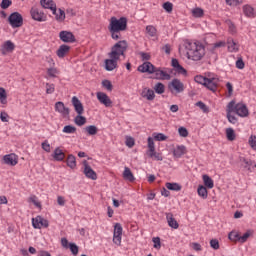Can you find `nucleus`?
I'll use <instances>...</instances> for the list:
<instances>
[{
    "mask_svg": "<svg viewBox=\"0 0 256 256\" xmlns=\"http://www.w3.org/2000/svg\"><path fill=\"white\" fill-rule=\"evenodd\" d=\"M128 47L129 44H127V40H120L111 47V51L108 53L110 59L105 60L106 71H113L114 69H117V61L121 57H125Z\"/></svg>",
    "mask_w": 256,
    "mask_h": 256,
    "instance_id": "nucleus-1",
    "label": "nucleus"
},
{
    "mask_svg": "<svg viewBox=\"0 0 256 256\" xmlns=\"http://www.w3.org/2000/svg\"><path fill=\"white\" fill-rule=\"evenodd\" d=\"M127 17H120L119 19L115 16H112L109 20L108 31L110 33V37L114 41H119V39H123V31H127Z\"/></svg>",
    "mask_w": 256,
    "mask_h": 256,
    "instance_id": "nucleus-2",
    "label": "nucleus"
},
{
    "mask_svg": "<svg viewBox=\"0 0 256 256\" xmlns=\"http://www.w3.org/2000/svg\"><path fill=\"white\" fill-rule=\"evenodd\" d=\"M187 57L192 61H201L205 57V46L199 42H186Z\"/></svg>",
    "mask_w": 256,
    "mask_h": 256,
    "instance_id": "nucleus-3",
    "label": "nucleus"
},
{
    "mask_svg": "<svg viewBox=\"0 0 256 256\" xmlns=\"http://www.w3.org/2000/svg\"><path fill=\"white\" fill-rule=\"evenodd\" d=\"M72 105L74 107V111L77 113V116L74 118V123L78 127H83L85 123H87V118L83 116L85 113V108L83 107V103L77 96L72 97Z\"/></svg>",
    "mask_w": 256,
    "mask_h": 256,
    "instance_id": "nucleus-4",
    "label": "nucleus"
},
{
    "mask_svg": "<svg viewBox=\"0 0 256 256\" xmlns=\"http://www.w3.org/2000/svg\"><path fill=\"white\" fill-rule=\"evenodd\" d=\"M229 103H232V109L238 117H249V108L245 103H236L235 100H231Z\"/></svg>",
    "mask_w": 256,
    "mask_h": 256,
    "instance_id": "nucleus-5",
    "label": "nucleus"
},
{
    "mask_svg": "<svg viewBox=\"0 0 256 256\" xmlns=\"http://www.w3.org/2000/svg\"><path fill=\"white\" fill-rule=\"evenodd\" d=\"M8 23L13 27V29L23 27V16L19 12H13L8 17Z\"/></svg>",
    "mask_w": 256,
    "mask_h": 256,
    "instance_id": "nucleus-6",
    "label": "nucleus"
},
{
    "mask_svg": "<svg viewBox=\"0 0 256 256\" xmlns=\"http://www.w3.org/2000/svg\"><path fill=\"white\" fill-rule=\"evenodd\" d=\"M30 15L34 21H38V23H43L47 21V14L41 11V9L37 8V6H33L30 9Z\"/></svg>",
    "mask_w": 256,
    "mask_h": 256,
    "instance_id": "nucleus-7",
    "label": "nucleus"
},
{
    "mask_svg": "<svg viewBox=\"0 0 256 256\" xmlns=\"http://www.w3.org/2000/svg\"><path fill=\"white\" fill-rule=\"evenodd\" d=\"M123 237V226L121 223H116L114 225V233H113V243L115 245L121 246V239Z\"/></svg>",
    "mask_w": 256,
    "mask_h": 256,
    "instance_id": "nucleus-8",
    "label": "nucleus"
},
{
    "mask_svg": "<svg viewBox=\"0 0 256 256\" xmlns=\"http://www.w3.org/2000/svg\"><path fill=\"white\" fill-rule=\"evenodd\" d=\"M60 41L63 43H75L77 38H75V34L71 31L63 30L59 33Z\"/></svg>",
    "mask_w": 256,
    "mask_h": 256,
    "instance_id": "nucleus-9",
    "label": "nucleus"
},
{
    "mask_svg": "<svg viewBox=\"0 0 256 256\" xmlns=\"http://www.w3.org/2000/svg\"><path fill=\"white\" fill-rule=\"evenodd\" d=\"M83 165L85 177H87V179H92V181H97V172L89 166V162H87V160H84Z\"/></svg>",
    "mask_w": 256,
    "mask_h": 256,
    "instance_id": "nucleus-10",
    "label": "nucleus"
},
{
    "mask_svg": "<svg viewBox=\"0 0 256 256\" xmlns=\"http://www.w3.org/2000/svg\"><path fill=\"white\" fill-rule=\"evenodd\" d=\"M137 71L140 73H148L149 75H153V72L155 71V65L149 61H146L142 65L138 66Z\"/></svg>",
    "mask_w": 256,
    "mask_h": 256,
    "instance_id": "nucleus-11",
    "label": "nucleus"
},
{
    "mask_svg": "<svg viewBox=\"0 0 256 256\" xmlns=\"http://www.w3.org/2000/svg\"><path fill=\"white\" fill-rule=\"evenodd\" d=\"M153 73L155 74L154 79H157L159 81H163V80L169 81V79H171V75L161 70V68L155 67Z\"/></svg>",
    "mask_w": 256,
    "mask_h": 256,
    "instance_id": "nucleus-12",
    "label": "nucleus"
},
{
    "mask_svg": "<svg viewBox=\"0 0 256 256\" xmlns=\"http://www.w3.org/2000/svg\"><path fill=\"white\" fill-rule=\"evenodd\" d=\"M96 97L102 105H105V107H111L113 105L111 98L104 92H97Z\"/></svg>",
    "mask_w": 256,
    "mask_h": 256,
    "instance_id": "nucleus-13",
    "label": "nucleus"
},
{
    "mask_svg": "<svg viewBox=\"0 0 256 256\" xmlns=\"http://www.w3.org/2000/svg\"><path fill=\"white\" fill-rule=\"evenodd\" d=\"M3 159H4V163L6 165H10L11 167H15V165L19 163V157L15 153L5 155Z\"/></svg>",
    "mask_w": 256,
    "mask_h": 256,
    "instance_id": "nucleus-14",
    "label": "nucleus"
},
{
    "mask_svg": "<svg viewBox=\"0 0 256 256\" xmlns=\"http://www.w3.org/2000/svg\"><path fill=\"white\" fill-rule=\"evenodd\" d=\"M55 111L62 114L63 117H69V113H71L69 108L65 107V103H63L62 101H58L55 103Z\"/></svg>",
    "mask_w": 256,
    "mask_h": 256,
    "instance_id": "nucleus-15",
    "label": "nucleus"
},
{
    "mask_svg": "<svg viewBox=\"0 0 256 256\" xmlns=\"http://www.w3.org/2000/svg\"><path fill=\"white\" fill-rule=\"evenodd\" d=\"M2 55H7V53H13L15 51V44L11 40L4 42L0 49Z\"/></svg>",
    "mask_w": 256,
    "mask_h": 256,
    "instance_id": "nucleus-16",
    "label": "nucleus"
},
{
    "mask_svg": "<svg viewBox=\"0 0 256 256\" xmlns=\"http://www.w3.org/2000/svg\"><path fill=\"white\" fill-rule=\"evenodd\" d=\"M218 85H219V80L217 78H207L206 83L204 84V87H207L209 91H212V93H215V91H217Z\"/></svg>",
    "mask_w": 256,
    "mask_h": 256,
    "instance_id": "nucleus-17",
    "label": "nucleus"
},
{
    "mask_svg": "<svg viewBox=\"0 0 256 256\" xmlns=\"http://www.w3.org/2000/svg\"><path fill=\"white\" fill-rule=\"evenodd\" d=\"M171 66L178 73V75H187V70L184 69L181 64H179V60L176 58H172Z\"/></svg>",
    "mask_w": 256,
    "mask_h": 256,
    "instance_id": "nucleus-18",
    "label": "nucleus"
},
{
    "mask_svg": "<svg viewBox=\"0 0 256 256\" xmlns=\"http://www.w3.org/2000/svg\"><path fill=\"white\" fill-rule=\"evenodd\" d=\"M231 113H235L233 110V103H228L226 107V117L229 123H232L233 125H235V123H237V117H235L234 115H231Z\"/></svg>",
    "mask_w": 256,
    "mask_h": 256,
    "instance_id": "nucleus-19",
    "label": "nucleus"
},
{
    "mask_svg": "<svg viewBox=\"0 0 256 256\" xmlns=\"http://www.w3.org/2000/svg\"><path fill=\"white\" fill-rule=\"evenodd\" d=\"M243 13L245 17H248L249 19H255L256 17V12L255 8H253L251 5L246 4L242 7Z\"/></svg>",
    "mask_w": 256,
    "mask_h": 256,
    "instance_id": "nucleus-20",
    "label": "nucleus"
},
{
    "mask_svg": "<svg viewBox=\"0 0 256 256\" xmlns=\"http://www.w3.org/2000/svg\"><path fill=\"white\" fill-rule=\"evenodd\" d=\"M182 155H187V147H185L184 145L176 146V148H174L173 150V156L176 159H181Z\"/></svg>",
    "mask_w": 256,
    "mask_h": 256,
    "instance_id": "nucleus-21",
    "label": "nucleus"
},
{
    "mask_svg": "<svg viewBox=\"0 0 256 256\" xmlns=\"http://www.w3.org/2000/svg\"><path fill=\"white\" fill-rule=\"evenodd\" d=\"M171 87L176 91V93H183L185 91V86L181 80L174 78L171 82Z\"/></svg>",
    "mask_w": 256,
    "mask_h": 256,
    "instance_id": "nucleus-22",
    "label": "nucleus"
},
{
    "mask_svg": "<svg viewBox=\"0 0 256 256\" xmlns=\"http://www.w3.org/2000/svg\"><path fill=\"white\" fill-rule=\"evenodd\" d=\"M166 219L169 227H171L172 229H179V222H177V220L173 216V213H166Z\"/></svg>",
    "mask_w": 256,
    "mask_h": 256,
    "instance_id": "nucleus-23",
    "label": "nucleus"
},
{
    "mask_svg": "<svg viewBox=\"0 0 256 256\" xmlns=\"http://www.w3.org/2000/svg\"><path fill=\"white\" fill-rule=\"evenodd\" d=\"M69 51H71V46L67 45V44H62L59 49L56 51V55L57 57H59V59H63V57H65V55H67V53H69Z\"/></svg>",
    "mask_w": 256,
    "mask_h": 256,
    "instance_id": "nucleus-24",
    "label": "nucleus"
},
{
    "mask_svg": "<svg viewBox=\"0 0 256 256\" xmlns=\"http://www.w3.org/2000/svg\"><path fill=\"white\" fill-rule=\"evenodd\" d=\"M141 97H143V99H147V101H153V99H155V91L150 88H144L142 90Z\"/></svg>",
    "mask_w": 256,
    "mask_h": 256,
    "instance_id": "nucleus-25",
    "label": "nucleus"
},
{
    "mask_svg": "<svg viewBox=\"0 0 256 256\" xmlns=\"http://www.w3.org/2000/svg\"><path fill=\"white\" fill-rule=\"evenodd\" d=\"M123 179L125 181H129L130 183H133V181H135V176L133 175V172H131V169L129 167L124 168Z\"/></svg>",
    "mask_w": 256,
    "mask_h": 256,
    "instance_id": "nucleus-26",
    "label": "nucleus"
},
{
    "mask_svg": "<svg viewBox=\"0 0 256 256\" xmlns=\"http://www.w3.org/2000/svg\"><path fill=\"white\" fill-rule=\"evenodd\" d=\"M54 161H63L65 159V153L60 148H56L52 154Z\"/></svg>",
    "mask_w": 256,
    "mask_h": 256,
    "instance_id": "nucleus-27",
    "label": "nucleus"
},
{
    "mask_svg": "<svg viewBox=\"0 0 256 256\" xmlns=\"http://www.w3.org/2000/svg\"><path fill=\"white\" fill-rule=\"evenodd\" d=\"M66 164L70 169H75V167H77V158L73 154H69L66 159Z\"/></svg>",
    "mask_w": 256,
    "mask_h": 256,
    "instance_id": "nucleus-28",
    "label": "nucleus"
},
{
    "mask_svg": "<svg viewBox=\"0 0 256 256\" xmlns=\"http://www.w3.org/2000/svg\"><path fill=\"white\" fill-rule=\"evenodd\" d=\"M146 154L150 157V159H154V161H163V154L153 150L151 151H146Z\"/></svg>",
    "mask_w": 256,
    "mask_h": 256,
    "instance_id": "nucleus-29",
    "label": "nucleus"
},
{
    "mask_svg": "<svg viewBox=\"0 0 256 256\" xmlns=\"http://www.w3.org/2000/svg\"><path fill=\"white\" fill-rule=\"evenodd\" d=\"M165 187L169 191H181V189H182V186L179 183H176V182H167L165 184Z\"/></svg>",
    "mask_w": 256,
    "mask_h": 256,
    "instance_id": "nucleus-30",
    "label": "nucleus"
},
{
    "mask_svg": "<svg viewBox=\"0 0 256 256\" xmlns=\"http://www.w3.org/2000/svg\"><path fill=\"white\" fill-rule=\"evenodd\" d=\"M239 161H241L242 163H245L244 169H247L248 171H251V167H253V165H254V167H256V164L254 161L248 160L245 157H240Z\"/></svg>",
    "mask_w": 256,
    "mask_h": 256,
    "instance_id": "nucleus-31",
    "label": "nucleus"
},
{
    "mask_svg": "<svg viewBox=\"0 0 256 256\" xmlns=\"http://www.w3.org/2000/svg\"><path fill=\"white\" fill-rule=\"evenodd\" d=\"M197 193L199 197H201L202 199H207V197H209V192L207 191V187L203 185L198 186Z\"/></svg>",
    "mask_w": 256,
    "mask_h": 256,
    "instance_id": "nucleus-32",
    "label": "nucleus"
},
{
    "mask_svg": "<svg viewBox=\"0 0 256 256\" xmlns=\"http://www.w3.org/2000/svg\"><path fill=\"white\" fill-rule=\"evenodd\" d=\"M203 181H204V185H205V187H207V189H213V187H215V184L213 183V179H211V177H209V175H207V174L203 175Z\"/></svg>",
    "mask_w": 256,
    "mask_h": 256,
    "instance_id": "nucleus-33",
    "label": "nucleus"
},
{
    "mask_svg": "<svg viewBox=\"0 0 256 256\" xmlns=\"http://www.w3.org/2000/svg\"><path fill=\"white\" fill-rule=\"evenodd\" d=\"M84 130L86 131L87 135L91 136L97 135V133H99V128H97L95 125L86 126Z\"/></svg>",
    "mask_w": 256,
    "mask_h": 256,
    "instance_id": "nucleus-34",
    "label": "nucleus"
},
{
    "mask_svg": "<svg viewBox=\"0 0 256 256\" xmlns=\"http://www.w3.org/2000/svg\"><path fill=\"white\" fill-rule=\"evenodd\" d=\"M228 51L235 53L239 51V44L235 43V40H228Z\"/></svg>",
    "mask_w": 256,
    "mask_h": 256,
    "instance_id": "nucleus-35",
    "label": "nucleus"
},
{
    "mask_svg": "<svg viewBox=\"0 0 256 256\" xmlns=\"http://www.w3.org/2000/svg\"><path fill=\"white\" fill-rule=\"evenodd\" d=\"M226 139L228 141H235V139H237V135L235 134V130L233 128L226 129Z\"/></svg>",
    "mask_w": 256,
    "mask_h": 256,
    "instance_id": "nucleus-36",
    "label": "nucleus"
},
{
    "mask_svg": "<svg viewBox=\"0 0 256 256\" xmlns=\"http://www.w3.org/2000/svg\"><path fill=\"white\" fill-rule=\"evenodd\" d=\"M225 23L228 25L229 33H231V35H235V33H237V26H235V23H233L231 19L226 20Z\"/></svg>",
    "mask_w": 256,
    "mask_h": 256,
    "instance_id": "nucleus-37",
    "label": "nucleus"
},
{
    "mask_svg": "<svg viewBox=\"0 0 256 256\" xmlns=\"http://www.w3.org/2000/svg\"><path fill=\"white\" fill-rule=\"evenodd\" d=\"M40 5L43 9H51L55 5V2L53 0H40Z\"/></svg>",
    "mask_w": 256,
    "mask_h": 256,
    "instance_id": "nucleus-38",
    "label": "nucleus"
},
{
    "mask_svg": "<svg viewBox=\"0 0 256 256\" xmlns=\"http://www.w3.org/2000/svg\"><path fill=\"white\" fill-rule=\"evenodd\" d=\"M0 103L7 105V91L3 87H0Z\"/></svg>",
    "mask_w": 256,
    "mask_h": 256,
    "instance_id": "nucleus-39",
    "label": "nucleus"
},
{
    "mask_svg": "<svg viewBox=\"0 0 256 256\" xmlns=\"http://www.w3.org/2000/svg\"><path fill=\"white\" fill-rule=\"evenodd\" d=\"M146 33L149 35V37H157V28L153 25L146 26Z\"/></svg>",
    "mask_w": 256,
    "mask_h": 256,
    "instance_id": "nucleus-40",
    "label": "nucleus"
},
{
    "mask_svg": "<svg viewBox=\"0 0 256 256\" xmlns=\"http://www.w3.org/2000/svg\"><path fill=\"white\" fill-rule=\"evenodd\" d=\"M154 91L158 95H163V93H165V85L161 82H158L154 87Z\"/></svg>",
    "mask_w": 256,
    "mask_h": 256,
    "instance_id": "nucleus-41",
    "label": "nucleus"
},
{
    "mask_svg": "<svg viewBox=\"0 0 256 256\" xmlns=\"http://www.w3.org/2000/svg\"><path fill=\"white\" fill-rule=\"evenodd\" d=\"M240 234L239 232H235V231H232L228 234V239H230V241H234V243H237V241L240 242Z\"/></svg>",
    "mask_w": 256,
    "mask_h": 256,
    "instance_id": "nucleus-42",
    "label": "nucleus"
},
{
    "mask_svg": "<svg viewBox=\"0 0 256 256\" xmlns=\"http://www.w3.org/2000/svg\"><path fill=\"white\" fill-rule=\"evenodd\" d=\"M192 15L193 17L201 18L205 15V11L203 10V8H194L192 10Z\"/></svg>",
    "mask_w": 256,
    "mask_h": 256,
    "instance_id": "nucleus-43",
    "label": "nucleus"
},
{
    "mask_svg": "<svg viewBox=\"0 0 256 256\" xmlns=\"http://www.w3.org/2000/svg\"><path fill=\"white\" fill-rule=\"evenodd\" d=\"M207 77H203L201 75H197L194 77V81L198 83L199 85H204L207 83Z\"/></svg>",
    "mask_w": 256,
    "mask_h": 256,
    "instance_id": "nucleus-44",
    "label": "nucleus"
},
{
    "mask_svg": "<svg viewBox=\"0 0 256 256\" xmlns=\"http://www.w3.org/2000/svg\"><path fill=\"white\" fill-rule=\"evenodd\" d=\"M63 133H77V128L73 125H66L63 128Z\"/></svg>",
    "mask_w": 256,
    "mask_h": 256,
    "instance_id": "nucleus-45",
    "label": "nucleus"
},
{
    "mask_svg": "<svg viewBox=\"0 0 256 256\" xmlns=\"http://www.w3.org/2000/svg\"><path fill=\"white\" fill-rule=\"evenodd\" d=\"M59 14H56V21H59V23H63L65 21V11L61 8L58 9Z\"/></svg>",
    "mask_w": 256,
    "mask_h": 256,
    "instance_id": "nucleus-46",
    "label": "nucleus"
},
{
    "mask_svg": "<svg viewBox=\"0 0 256 256\" xmlns=\"http://www.w3.org/2000/svg\"><path fill=\"white\" fill-rule=\"evenodd\" d=\"M40 221H41V216L32 218V227H34V229H41Z\"/></svg>",
    "mask_w": 256,
    "mask_h": 256,
    "instance_id": "nucleus-47",
    "label": "nucleus"
},
{
    "mask_svg": "<svg viewBox=\"0 0 256 256\" xmlns=\"http://www.w3.org/2000/svg\"><path fill=\"white\" fill-rule=\"evenodd\" d=\"M47 75L48 77H57V75H59V70H57V68H48L47 69Z\"/></svg>",
    "mask_w": 256,
    "mask_h": 256,
    "instance_id": "nucleus-48",
    "label": "nucleus"
},
{
    "mask_svg": "<svg viewBox=\"0 0 256 256\" xmlns=\"http://www.w3.org/2000/svg\"><path fill=\"white\" fill-rule=\"evenodd\" d=\"M69 249L72 253V255H78L79 254V246L75 243H70L69 244Z\"/></svg>",
    "mask_w": 256,
    "mask_h": 256,
    "instance_id": "nucleus-49",
    "label": "nucleus"
},
{
    "mask_svg": "<svg viewBox=\"0 0 256 256\" xmlns=\"http://www.w3.org/2000/svg\"><path fill=\"white\" fill-rule=\"evenodd\" d=\"M196 107H199L204 113H209V107L203 101H198Z\"/></svg>",
    "mask_w": 256,
    "mask_h": 256,
    "instance_id": "nucleus-50",
    "label": "nucleus"
},
{
    "mask_svg": "<svg viewBox=\"0 0 256 256\" xmlns=\"http://www.w3.org/2000/svg\"><path fill=\"white\" fill-rule=\"evenodd\" d=\"M248 143H249L251 149L256 151V136L255 135H251L249 137Z\"/></svg>",
    "mask_w": 256,
    "mask_h": 256,
    "instance_id": "nucleus-51",
    "label": "nucleus"
},
{
    "mask_svg": "<svg viewBox=\"0 0 256 256\" xmlns=\"http://www.w3.org/2000/svg\"><path fill=\"white\" fill-rule=\"evenodd\" d=\"M29 201L30 203H33L35 207H38V209H41V202L37 201V196L31 195L29 197Z\"/></svg>",
    "mask_w": 256,
    "mask_h": 256,
    "instance_id": "nucleus-52",
    "label": "nucleus"
},
{
    "mask_svg": "<svg viewBox=\"0 0 256 256\" xmlns=\"http://www.w3.org/2000/svg\"><path fill=\"white\" fill-rule=\"evenodd\" d=\"M102 86L107 89V91H113V84L109 80H103Z\"/></svg>",
    "mask_w": 256,
    "mask_h": 256,
    "instance_id": "nucleus-53",
    "label": "nucleus"
},
{
    "mask_svg": "<svg viewBox=\"0 0 256 256\" xmlns=\"http://www.w3.org/2000/svg\"><path fill=\"white\" fill-rule=\"evenodd\" d=\"M11 5H13V1L11 0H2L0 7L1 9H9V7H11Z\"/></svg>",
    "mask_w": 256,
    "mask_h": 256,
    "instance_id": "nucleus-54",
    "label": "nucleus"
},
{
    "mask_svg": "<svg viewBox=\"0 0 256 256\" xmlns=\"http://www.w3.org/2000/svg\"><path fill=\"white\" fill-rule=\"evenodd\" d=\"M46 93L47 95L55 93V84L46 83Z\"/></svg>",
    "mask_w": 256,
    "mask_h": 256,
    "instance_id": "nucleus-55",
    "label": "nucleus"
},
{
    "mask_svg": "<svg viewBox=\"0 0 256 256\" xmlns=\"http://www.w3.org/2000/svg\"><path fill=\"white\" fill-rule=\"evenodd\" d=\"M163 9L166 10V13H172L173 12V3L171 2H165L163 4Z\"/></svg>",
    "mask_w": 256,
    "mask_h": 256,
    "instance_id": "nucleus-56",
    "label": "nucleus"
},
{
    "mask_svg": "<svg viewBox=\"0 0 256 256\" xmlns=\"http://www.w3.org/2000/svg\"><path fill=\"white\" fill-rule=\"evenodd\" d=\"M249 237H251V230H248L246 233L240 236V243H247V239H249Z\"/></svg>",
    "mask_w": 256,
    "mask_h": 256,
    "instance_id": "nucleus-57",
    "label": "nucleus"
},
{
    "mask_svg": "<svg viewBox=\"0 0 256 256\" xmlns=\"http://www.w3.org/2000/svg\"><path fill=\"white\" fill-rule=\"evenodd\" d=\"M155 150V141L153 140L152 137H148V150L153 152Z\"/></svg>",
    "mask_w": 256,
    "mask_h": 256,
    "instance_id": "nucleus-58",
    "label": "nucleus"
},
{
    "mask_svg": "<svg viewBox=\"0 0 256 256\" xmlns=\"http://www.w3.org/2000/svg\"><path fill=\"white\" fill-rule=\"evenodd\" d=\"M178 133H179L180 137H189V131L185 127H180L178 129Z\"/></svg>",
    "mask_w": 256,
    "mask_h": 256,
    "instance_id": "nucleus-59",
    "label": "nucleus"
},
{
    "mask_svg": "<svg viewBox=\"0 0 256 256\" xmlns=\"http://www.w3.org/2000/svg\"><path fill=\"white\" fill-rule=\"evenodd\" d=\"M42 149L46 151V153H51V144L49 143V141L45 140L44 142H42Z\"/></svg>",
    "mask_w": 256,
    "mask_h": 256,
    "instance_id": "nucleus-60",
    "label": "nucleus"
},
{
    "mask_svg": "<svg viewBox=\"0 0 256 256\" xmlns=\"http://www.w3.org/2000/svg\"><path fill=\"white\" fill-rule=\"evenodd\" d=\"M126 146L129 147L130 149L132 147H135V138L133 137H127L126 138Z\"/></svg>",
    "mask_w": 256,
    "mask_h": 256,
    "instance_id": "nucleus-61",
    "label": "nucleus"
},
{
    "mask_svg": "<svg viewBox=\"0 0 256 256\" xmlns=\"http://www.w3.org/2000/svg\"><path fill=\"white\" fill-rule=\"evenodd\" d=\"M210 247L212 248V249H214L215 251H217V249H219V240H217V239H212V240H210Z\"/></svg>",
    "mask_w": 256,
    "mask_h": 256,
    "instance_id": "nucleus-62",
    "label": "nucleus"
},
{
    "mask_svg": "<svg viewBox=\"0 0 256 256\" xmlns=\"http://www.w3.org/2000/svg\"><path fill=\"white\" fill-rule=\"evenodd\" d=\"M140 56L142 61H150L151 60V54L147 52H140Z\"/></svg>",
    "mask_w": 256,
    "mask_h": 256,
    "instance_id": "nucleus-63",
    "label": "nucleus"
},
{
    "mask_svg": "<svg viewBox=\"0 0 256 256\" xmlns=\"http://www.w3.org/2000/svg\"><path fill=\"white\" fill-rule=\"evenodd\" d=\"M41 227H44L45 229H47V227H49V220L42 218L40 216V229Z\"/></svg>",
    "mask_w": 256,
    "mask_h": 256,
    "instance_id": "nucleus-64",
    "label": "nucleus"
}]
</instances>
